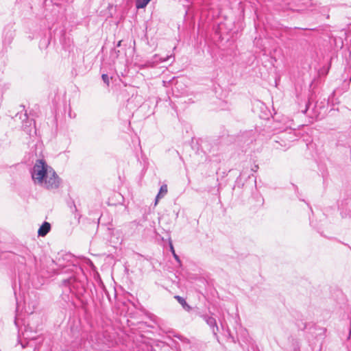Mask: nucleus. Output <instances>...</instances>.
<instances>
[{
    "mask_svg": "<svg viewBox=\"0 0 351 351\" xmlns=\"http://www.w3.org/2000/svg\"><path fill=\"white\" fill-rule=\"evenodd\" d=\"M101 78L104 83H106L107 85L109 84V77L107 73H102Z\"/></svg>",
    "mask_w": 351,
    "mask_h": 351,
    "instance_id": "obj_13",
    "label": "nucleus"
},
{
    "mask_svg": "<svg viewBox=\"0 0 351 351\" xmlns=\"http://www.w3.org/2000/svg\"><path fill=\"white\" fill-rule=\"evenodd\" d=\"M258 165H255V166H254V169H252V171H257V169H258Z\"/></svg>",
    "mask_w": 351,
    "mask_h": 351,
    "instance_id": "obj_16",
    "label": "nucleus"
},
{
    "mask_svg": "<svg viewBox=\"0 0 351 351\" xmlns=\"http://www.w3.org/2000/svg\"><path fill=\"white\" fill-rule=\"evenodd\" d=\"M120 43H121V41H119L117 45L119 46L120 45Z\"/></svg>",
    "mask_w": 351,
    "mask_h": 351,
    "instance_id": "obj_20",
    "label": "nucleus"
},
{
    "mask_svg": "<svg viewBox=\"0 0 351 351\" xmlns=\"http://www.w3.org/2000/svg\"><path fill=\"white\" fill-rule=\"evenodd\" d=\"M201 317L204 319V321H205L206 323L210 326L213 335L216 338H218L217 333L219 331V329L217 324V321L215 318L207 314L202 315Z\"/></svg>",
    "mask_w": 351,
    "mask_h": 351,
    "instance_id": "obj_2",
    "label": "nucleus"
},
{
    "mask_svg": "<svg viewBox=\"0 0 351 351\" xmlns=\"http://www.w3.org/2000/svg\"><path fill=\"white\" fill-rule=\"evenodd\" d=\"M21 343L22 348H25L26 346H27L29 342H27L26 344H24L23 342H21Z\"/></svg>",
    "mask_w": 351,
    "mask_h": 351,
    "instance_id": "obj_15",
    "label": "nucleus"
},
{
    "mask_svg": "<svg viewBox=\"0 0 351 351\" xmlns=\"http://www.w3.org/2000/svg\"><path fill=\"white\" fill-rule=\"evenodd\" d=\"M169 58V56H167L166 58H159L158 55L156 54L153 56L152 59V62H147V64H155L158 62H162L167 61Z\"/></svg>",
    "mask_w": 351,
    "mask_h": 351,
    "instance_id": "obj_8",
    "label": "nucleus"
},
{
    "mask_svg": "<svg viewBox=\"0 0 351 351\" xmlns=\"http://www.w3.org/2000/svg\"><path fill=\"white\" fill-rule=\"evenodd\" d=\"M167 193V186L166 184H163L160 186V191L156 197V204H157V202L160 198L163 197Z\"/></svg>",
    "mask_w": 351,
    "mask_h": 351,
    "instance_id": "obj_7",
    "label": "nucleus"
},
{
    "mask_svg": "<svg viewBox=\"0 0 351 351\" xmlns=\"http://www.w3.org/2000/svg\"><path fill=\"white\" fill-rule=\"evenodd\" d=\"M14 36V32L11 29H5L3 35V49L7 51L8 47L12 43Z\"/></svg>",
    "mask_w": 351,
    "mask_h": 351,
    "instance_id": "obj_4",
    "label": "nucleus"
},
{
    "mask_svg": "<svg viewBox=\"0 0 351 351\" xmlns=\"http://www.w3.org/2000/svg\"><path fill=\"white\" fill-rule=\"evenodd\" d=\"M31 176L36 184L47 190L57 189L61 184V180L56 172L43 159L36 161L31 171Z\"/></svg>",
    "mask_w": 351,
    "mask_h": 351,
    "instance_id": "obj_1",
    "label": "nucleus"
},
{
    "mask_svg": "<svg viewBox=\"0 0 351 351\" xmlns=\"http://www.w3.org/2000/svg\"><path fill=\"white\" fill-rule=\"evenodd\" d=\"M226 332H227V335H228V337L229 338H230V339H232V341H234V337H232V335H231L230 330L228 328H227L226 329Z\"/></svg>",
    "mask_w": 351,
    "mask_h": 351,
    "instance_id": "obj_14",
    "label": "nucleus"
},
{
    "mask_svg": "<svg viewBox=\"0 0 351 351\" xmlns=\"http://www.w3.org/2000/svg\"><path fill=\"white\" fill-rule=\"evenodd\" d=\"M36 330L30 324L24 326V330L21 332L22 337L25 340H35L36 339Z\"/></svg>",
    "mask_w": 351,
    "mask_h": 351,
    "instance_id": "obj_3",
    "label": "nucleus"
},
{
    "mask_svg": "<svg viewBox=\"0 0 351 351\" xmlns=\"http://www.w3.org/2000/svg\"><path fill=\"white\" fill-rule=\"evenodd\" d=\"M63 285L69 292H74V289H78L79 284L76 282L75 278H70L63 281Z\"/></svg>",
    "mask_w": 351,
    "mask_h": 351,
    "instance_id": "obj_5",
    "label": "nucleus"
},
{
    "mask_svg": "<svg viewBox=\"0 0 351 351\" xmlns=\"http://www.w3.org/2000/svg\"><path fill=\"white\" fill-rule=\"evenodd\" d=\"M177 338L181 339L180 337V336H176Z\"/></svg>",
    "mask_w": 351,
    "mask_h": 351,
    "instance_id": "obj_21",
    "label": "nucleus"
},
{
    "mask_svg": "<svg viewBox=\"0 0 351 351\" xmlns=\"http://www.w3.org/2000/svg\"><path fill=\"white\" fill-rule=\"evenodd\" d=\"M177 301L182 306V307L186 310H189L191 308L190 306L187 304L185 299L180 295H176L174 297Z\"/></svg>",
    "mask_w": 351,
    "mask_h": 351,
    "instance_id": "obj_9",
    "label": "nucleus"
},
{
    "mask_svg": "<svg viewBox=\"0 0 351 351\" xmlns=\"http://www.w3.org/2000/svg\"><path fill=\"white\" fill-rule=\"evenodd\" d=\"M151 0H136V8L137 9L144 8Z\"/></svg>",
    "mask_w": 351,
    "mask_h": 351,
    "instance_id": "obj_10",
    "label": "nucleus"
},
{
    "mask_svg": "<svg viewBox=\"0 0 351 351\" xmlns=\"http://www.w3.org/2000/svg\"><path fill=\"white\" fill-rule=\"evenodd\" d=\"M221 325L222 329H224V326H223V324H221Z\"/></svg>",
    "mask_w": 351,
    "mask_h": 351,
    "instance_id": "obj_19",
    "label": "nucleus"
},
{
    "mask_svg": "<svg viewBox=\"0 0 351 351\" xmlns=\"http://www.w3.org/2000/svg\"><path fill=\"white\" fill-rule=\"evenodd\" d=\"M83 264L89 266L90 268H94L95 266L92 261L89 260L88 258H86L85 257L80 258Z\"/></svg>",
    "mask_w": 351,
    "mask_h": 351,
    "instance_id": "obj_11",
    "label": "nucleus"
},
{
    "mask_svg": "<svg viewBox=\"0 0 351 351\" xmlns=\"http://www.w3.org/2000/svg\"><path fill=\"white\" fill-rule=\"evenodd\" d=\"M77 292H78V293H82V290H77Z\"/></svg>",
    "mask_w": 351,
    "mask_h": 351,
    "instance_id": "obj_18",
    "label": "nucleus"
},
{
    "mask_svg": "<svg viewBox=\"0 0 351 351\" xmlns=\"http://www.w3.org/2000/svg\"><path fill=\"white\" fill-rule=\"evenodd\" d=\"M170 247H171V252L173 254V256L174 258L176 260V261L179 264H181V261H180L179 256L176 254L174 248H173V247L171 243L170 244Z\"/></svg>",
    "mask_w": 351,
    "mask_h": 351,
    "instance_id": "obj_12",
    "label": "nucleus"
},
{
    "mask_svg": "<svg viewBox=\"0 0 351 351\" xmlns=\"http://www.w3.org/2000/svg\"><path fill=\"white\" fill-rule=\"evenodd\" d=\"M351 335V329H350V332H349V337H350Z\"/></svg>",
    "mask_w": 351,
    "mask_h": 351,
    "instance_id": "obj_17",
    "label": "nucleus"
},
{
    "mask_svg": "<svg viewBox=\"0 0 351 351\" xmlns=\"http://www.w3.org/2000/svg\"><path fill=\"white\" fill-rule=\"evenodd\" d=\"M51 230V225L49 223L45 221L40 227L38 231V236L45 237Z\"/></svg>",
    "mask_w": 351,
    "mask_h": 351,
    "instance_id": "obj_6",
    "label": "nucleus"
}]
</instances>
